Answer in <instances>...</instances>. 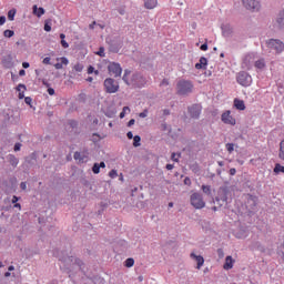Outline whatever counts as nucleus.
<instances>
[{
    "mask_svg": "<svg viewBox=\"0 0 284 284\" xmlns=\"http://www.w3.org/2000/svg\"><path fill=\"white\" fill-rule=\"evenodd\" d=\"M163 115L164 116H170V110L169 109H164L163 110Z\"/></svg>",
    "mask_w": 284,
    "mask_h": 284,
    "instance_id": "58",
    "label": "nucleus"
},
{
    "mask_svg": "<svg viewBox=\"0 0 284 284\" xmlns=\"http://www.w3.org/2000/svg\"><path fill=\"white\" fill-rule=\"evenodd\" d=\"M207 68V58L202 57L200 58V63L195 64L196 70H205Z\"/></svg>",
    "mask_w": 284,
    "mask_h": 284,
    "instance_id": "15",
    "label": "nucleus"
},
{
    "mask_svg": "<svg viewBox=\"0 0 284 284\" xmlns=\"http://www.w3.org/2000/svg\"><path fill=\"white\" fill-rule=\"evenodd\" d=\"M73 159L75 161H80V163H83V155H81V152L77 151L74 154H73Z\"/></svg>",
    "mask_w": 284,
    "mask_h": 284,
    "instance_id": "31",
    "label": "nucleus"
},
{
    "mask_svg": "<svg viewBox=\"0 0 284 284\" xmlns=\"http://www.w3.org/2000/svg\"><path fill=\"white\" fill-rule=\"evenodd\" d=\"M92 72H94V67L90 65L88 68V74H92Z\"/></svg>",
    "mask_w": 284,
    "mask_h": 284,
    "instance_id": "57",
    "label": "nucleus"
},
{
    "mask_svg": "<svg viewBox=\"0 0 284 284\" xmlns=\"http://www.w3.org/2000/svg\"><path fill=\"white\" fill-rule=\"evenodd\" d=\"M130 74H131L130 70H124L122 80L126 85H132L133 88H145L148 83V79L143 74L135 72L129 79L128 77H130Z\"/></svg>",
    "mask_w": 284,
    "mask_h": 284,
    "instance_id": "1",
    "label": "nucleus"
},
{
    "mask_svg": "<svg viewBox=\"0 0 284 284\" xmlns=\"http://www.w3.org/2000/svg\"><path fill=\"white\" fill-rule=\"evenodd\" d=\"M104 89L108 94H116L119 92V82L112 78L104 80Z\"/></svg>",
    "mask_w": 284,
    "mask_h": 284,
    "instance_id": "5",
    "label": "nucleus"
},
{
    "mask_svg": "<svg viewBox=\"0 0 284 284\" xmlns=\"http://www.w3.org/2000/svg\"><path fill=\"white\" fill-rule=\"evenodd\" d=\"M27 161L29 163H32V161H37V154L32 153L29 158H27Z\"/></svg>",
    "mask_w": 284,
    "mask_h": 284,
    "instance_id": "39",
    "label": "nucleus"
},
{
    "mask_svg": "<svg viewBox=\"0 0 284 284\" xmlns=\"http://www.w3.org/2000/svg\"><path fill=\"white\" fill-rule=\"evenodd\" d=\"M61 63H62V65H68V63H69L68 58L62 57L61 58Z\"/></svg>",
    "mask_w": 284,
    "mask_h": 284,
    "instance_id": "49",
    "label": "nucleus"
},
{
    "mask_svg": "<svg viewBox=\"0 0 284 284\" xmlns=\"http://www.w3.org/2000/svg\"><path fill=\"white\" fill-rule=\"evenodd\" d=\"M141 146V136L135 135L133 136V148H140Z\"/></svg>",
    "mask_w": 284,
    "mask_h": 284,
    "instance_id": "26",
    "label": "nucleus"
},
{
    "mask_svg": "<svg viewBox=\"0 0 284 284\" xmlns=\"http://www.w3.org/2000/svg\"><path fill=\"white\" fill-rule=\"evenodd\" d=\"M19 77H26V70L21 69V70L19 71Z\"/></svg>",
    "mask_w": 284,
    "mask_h": 284,
    "instance_id": "61",
    "label": "nucleus"
},
{
    "mask_svg": "<svg viewBox=\"0 0 284 284\" xmlns=\"http://www.w3.org/2000/svg\"><path fill=\"white\" fill-rule=\"evenodd\" d=\"M22 68H24V70H28V68H30V63L29 62H23Z\"/></svg>",
    "mask_w": 284,
    "mask_h": 284,
    "instance_id": "59",
    "label": "nucleus"
},
{
    "mask_svg": "<svg viewBox=\"0 0 284 284\" xmlns=\"http://www.w3.org/2000/svg\"><path fill=\"white\" fill-rule=\"evenodd\" d=\"M178 97H190L194 92V84L190 80H180L175 87Z\"/></svg>",
    "mask_w": 284,
    "mask_h": 284,
    "instance_id": "2",
    "label": "nucleus"
},
{
    "mask_svg": "<svg viewBox=\"0 0 284 284\" xmlns=\"http://www.w3.org/2000/svg\"><path fill=\"white\" fill-rule=\"evenodd\" d=\"M190 201L191 205L195 207V210H203V207H205V201H203V195L199 192L191 194Z\"/></svg>",
    "mask_w": 284,
    "mask_h": 284,
    "instance_id": "6",
    "label": "nucleus"
},
{
    "mask_svg": "<svg viewBox=\"0 0 284 284\" xmlns=\"http://www.w3.org/2000/svg\"><path fill=\"white\" fill-rule=\"evenodd\" d=\"M32 10H33V14L36 17H38L39 19H41V17H43V14H45V9H43L42 7H37V4H34L32 7Z\"/></svg>",
    "mask_w": 284,
    "mask_h": 284,
    "instance_id": "16",
    "label": "nucleus"
},
{
    "mask_svg": "<svg viewBox=\"0 0 284 284\" xmlns=\"http://www.w3.org/2000/svg\"><path fill=\"white\" fill-rule=\"evenodd\" d=\"M255 68H257L258 70H263V68H265V60H263V59L257 60L255 62Z\"/></svg>",
    "mask_w": 284,
    "mask_h": 284,
    "instance_id": "27",
    "label": "nucleus"
},
{
    "mask_svg": "<svg viewBox=\"0 0 284 284\" xmlns=\"http://www.w3.org/2000/svg\"><path fill=\"white\" fill-rule=\"evenodd\" d=\"M242 3L246 10L258 12L261 10V1L258 0H242Z\"/></svg>",
    "mask_w": 284,
    "mask_h": 284,
    "instance_id": "9",
    "label": "nucleus"
},
{
    "mask_svg": "<svg viewBox=\"0 0 284 284\" xmlns=\"http://www.w3.org/2000/svg\"><path fill=\"white\" fill-rule=\"evenodd\" d=\"M59 261L63 263L64 270H71L72 265H78L81 272H84L85 264L80 258L64 254L59 257Z\"/></svg>",
    "mask_w": 284,
    "mask_h": 284,
    "instance_id": "3",
    "label": "nucleus"
},
{
    "mask_svg": "<svg viewBox=\"0 0 284 284\" xmlns=\"http://www.w3.org/2000/svg\"><path fill=\"white\" fill-rule=\"evenodd\" d=\"M48 94H50V97H54V89L49 88L48 89Z\"/></svg>",
    "mask_w": 284,
    "mask_h": 284,
    "instance_id": "53",
    "label": "nucleus"
},
{
    "mask_svg": "<svg viewBox=\"0 0 284 284\" xmlns=\"http://www.w3.org/2000/svg\"><path fill=\"white\" fill-rule=\"evenodd\" d=\"M20 189L23 190V191L28 190V184L26 182H21L20 183Z\"/></svg>",
    "mask_w": 284,
    "mask_h": 284,
    "instance_id": "47",
    "label": "nucleus"
},
{
    "mask_svg": "<svg viewBox=\"0 0 284 284\" xmlns=\"http://www.w3.org/2000/svg\"><path fill=\"white\" fill-rule=\"evenodd\" d=\"M202 192L204 193V194H206L207 196H210L211 194H212V186H210V185H202Z\"/></svg>",
    "mask_w": 284,
    "mask_h": 284,
    "instance_id": "25",
    "label": "nucleus"
},
{
    "mask_svg": "<svg viewBox=\"0 0 284 284\" xmlns=\"http://www.w3.org/2000/svg\"><path fill=\"white\" fill-rule=\"evenodd\" d=\"M52 30V27L48 23V21L44 23V31L50 32Z\"/></svg>",
    "mask_w": 284,
    "mask_h": 284,
    "instance_id": "41",
    "label": "nucleus"
},
{
    "mask_svg": "<svg viewBox=\"0 0 284 284\" xmlns=\"http://www.w3.org/2000/svg\"><path fill=\"white\" fill-rule=\"evenodd\" d=\"M158 3V0H144V7L146 8V10H154Z\"/></svg>",
    "mask_w": 284,
    "mask_h": 284,
    "instance_id": "20",
    "label": "nucleus"
},
{
    "mask_svg": "<svg viewBox=\"0 0 284 284\" xmlns=\"http://www.w3.org/2000/svg\"><path fill=\"white\" fill-rule=\"evenodd\" d=\"M83 70V67H81V64H75L74 65V71L75 72H81Z\"/></svg>",
    "mask_w": 284,
    "mask_h": 284,
    "instance_id": "45",
    "label": "nucleus"
},
{
    "mask_svg": "<svg viewBox=\"0 0 284 284\" xmlns=\"http://www.w3.org/2000/svg\"><path fill=\"white\" fill-rule=\"evenodd\" d=\"M13 150L14 152H19L21 150V143H16Z\"/></svg>",
    "mask_w": 284,
    "mask_h": 284,
    "instance_id": "48",
    "label": "nucleus"
},
{
    "mask_svg": "<svg viewBox=\"0 0 284 284\" xmlns=\"http://www.w3.org/2000/svg\"><path fill=\"white\" fill-rule=\"evenodd\" d=\"M192 172H194L195 174H199V172H201V169L199 168V164H193L191 166Z\"/></svg>",
    "mask_w": 284,
    "mask_h": 284,
    "instance_id": "38",
    "label": "nucleus"
},
{
    "mask_svg": "<svg viewBox=\"0 0 284 284\" xmlns=\"http://www.w3.org/2000/svg\"><path fill=\"white\" fill-rule=\"evenodd\" d=\"M233 29H232V26L230 24H223L222 26V34L223 37H232V33H233Z\"/></svg>",
    "mask_w": 284,
    "mask_h": 284,
    "instance_id": "14",
    "label": "nucleus"
},
{
    "mask_svg": "<svg viewBox=\"0 0 284 284\" xmlns=\"http://www.w3.org/2000/svg\"><path fill=\"white\" fill-rule=\"evenodd\" d=\"M3 37H6L7 39H12V37H14V32L10 29H7L3 32Z\"/></svg>",
    "mask_w": 284,
    "mask_h": 284,
    "instance_id": "30",
    "label": "nucleus"
},
{
    "mask_svg": "<svg viewBox=\"0 0 284 284\" xmlns=\"http://www.w3.org/2000/svg\"><path fill=\"white\" fill-rule=\"evenodd\" d=\"M226 150L230 154L234 152V143H226Z\"/></svg>",
    "mask_w": 284,
    "mask_h": 284,
    "instance_id": "35",
    "label": "nucleus"
},
{
    "mask_svg": "<svg viewBox=\"0 0 284 284\" xmlns=\"http://www.w3.org/2000/svg\"><path fill=\"white\" fill-rule=\"evenodd\" d=\"M109 176L110 179H116V176H119V173H116V170L113 169L109 172Z\"/></svg>",
    "mask_w": 284,
    "mask_h": 284,
    "instance_id": "36",
    "label": "nucleus"
},
{
    "mask_svg": "<svg viewBox=\"0 0 284 284\" xmlns=\"http://www.w3.org/2000/svg\"><path fill=\"white\" fill-rule=\"evenodd\" d=\"M192 181L190 180V178L184 179V185H190Z\"/></svg>",
    "mask_w": 284,
    "mask_h": 284,
    "instance_id": "56",
    "label": "nucleus"
},
{
    "mask_svg": "<svg viewBox=\"0 0 284 284\" xmlns=\"http://www.w3.org/2000/svg\"><path fill=\"white\" fill-rule=\"evenodd\" d=\"M232 267H234V258H232V256L229 255L225 258V263L223 265V268L224 270H232Z\"/></svg>",
    "mask_w": 284,
    "mask_h": 284,
    "instance_id": "17",
    "label": "nucleus"
},
{
    "mask_svg": "<svg viewBox=\"0 0 284 284\" xmlns=\"http://www.w3.org/2000/svg\"><path fill=\"white\" fill-rule=\"evenodd\" d=\"M171 159L175 162L179 163V159H181V153H172Z\"/></svg>",
    "mask_w": 284,
    "mask_h": 284,
    "instance_id": "34",
    "label": "nucleus"
},
{
    "mask_svg": "<svg viewBox=\"0 0 284 284\" xmlns=\"http://www.w3.org/2000/svg\"><path fill=\"white\" fill-rule=\"evenodd\" d=\"M276 23L281 30H284V9L278 13Z\"/></svg>",
    "mask_w": 284,
    "mask_h": 284,
    "instance_id": "21",
    "label": "nucleus"
},
{
    "mask_svg": "<svg viewBox=\"0 0 284 284\" xmlns=\"http://www.w3.org/2000/svg\"><path fill=\"white\" fill-rule=\"evenodd\" d=\"M108 71L116 79L118 77H121V72H123V69L121 68V64L116 62H110L108 65Z\"/></svg>",
    "mask_w": 284,
    "mask_h": 284,
    "instance_id": "10",
    "label": "nucleus"
},
{
    "mask_svg": "<svg viewBox=\"0 0 284 284\" xmlns=\"http://www.w3.org/2000/svg\"><path fill=\"white\" fill-rule=\"evenodd\" d=\"M236 80L237 83H240V85H243L244 88H247V85L252 83V77L245 71L237 73Z\"/></svg>",
    "mask_w": 284,
    "mask_h": 284,
    "instance_id": "8",
    "label": "nucleus"
},
{
    "mask_svg": "<svg viewBox=\"0 0 284 284\" xmlns=\"http://www.w3.org/2000/svg\"><path fill=\"white\" fill-rule=\"evenodd\" d=\"M98 165H100V169L102 168V169H105V162H100V163H98Z\"/></svg>",
    "mask_w": 284,
    "mask_h": 284,
    "instance_id": "64",
    "label": "nucleus"
},
{
    "mask_svg": "<svg viewBox=\"0 0 284 284\" xmlns=\"http://www.w3.org/2000/svg\"><path fill=\"white\" fill-rule=\"evenodd\" d=\"M24 103H27V105H31L32 104V98L26 97L24 98Z\"/></svg>",
    "mask_w": 284,
    "mask_h": 284,
    "instance_id": "43",
    "label": "nucleus"
},
{
    "mask_svg": "<svg viewBox=\"0 0 284 284\" xmlns=\"http://www.w3.org/2000/svg\"><path fill=\"white\" fill-rule=\"evenodd\" d=\"M217 256H219V258H223L225 256L223 248H217Z\"/></svg>",
    "mask_w": 284,
    "mask_h": 284,
    "instance_id": "40",
    "label": "nucleus"
},
{
    "mask_svg": "<svg viewBox=\"0 0 284 284\" xmlns=\"http://www.w3.org/2000/svg\"><path fill=\"white\" fill-rule=\"evenodd\" d=\"M118 12H119V14L123 16V14H125V9H119Z\"/></svg>",
    "mask_w": 284,
    "mask_h": 284,
    "instance_id": "63",
    "label": "nucleus"
},
{
    "mask_svg": "<svg viewBox=\"0 0 284 284\" xmlns=\"http://www.w3.org/2000/svg\"><path fill=\"white\" fill-rule=\"evenodd\" d=\"M278 159H281V161H284V139L280 143Z\"/></svg>",
    "mask_w": 284,
    "mask_h": 284,
    "instance_id": "24",
    "label": "nucleus"
},
{
    "mask_svg": "<svg viewBox=\"0 0 284 284\" xmlns=\"http://www.w3.org/2000/svg\"><path fill=\"white\" fill-rule=\"evenodd\" d=\"M6 23V16L0 17V26H3Z\"/></svg>",
    "mask_w": 284,
    "mask_h": 284,
    "instance_id": "55",
    "label": "nucleus"
},
{
    "mask_svg": "<svg viewBox=\"0 0 284 284\" xmlns=\"http://www.w3.org/2000/svg\"><path fill=\"white\" fill-rule=\"evenodd\" d=\"M126 136H128V139H130V140L134 139V134L132 133V131H129V132L126 133Z\"/></svg>",
    "mask_w": 284,
    "mask_h": 284,
    "instance_id": "54",
    "label": "nucleus"
},
{
    "mask_svg": "<svg viewBox=\"0 0 284 284\" xmlns=\"http://www.w3.org/2000/svg\"><path fill=\"white\" fill-rule=\"evenodd\" d=\"M202 110H203V106H201V104H193L187 108V112L191 119H199L201 116Z\"/></svg>",
    "mask_w": 284,
    "mask_h": 284,
    "instance_id": "11",
    "label": "nucleus"
},
{
    "mask_svg": "<svg viewBox=\"0 0 284 284\" xmlns=\"http://www.w3.org/2000/svg\"><path fill=\"white\" fill-rule=\"evenodd\" d=\"M222 121L226 124V125H236V119H234L232 116V112L231 111H225L222 114Z\"/></svg>",
    "mask_w": 284,
    "mask_h": 284,
    "instance_id": "12",
    "label": "nucleus"
},
{
    "mask_svg": "<svg viewBox=\"0 0 284 284\" xmlns=\"http://www.w3.org/2000/svg\"><path fill=\"white\" fill-rule=\"evenodd\" d=\"M236 174V169H230V175L234 176Z\"/></svg>",
    "mask_w": 284,
    "mask_h": 284,
    "instance_id": "60",
    "label": "nucleus"
},
{
    "mask_svg": "<svg viewBox=\"0 0 284 284\" xmlns=\"http://www.w3.org/2000/svg\"><path fill=\"white\" fill-rule=\"evenodd\" d=\"M212 202L214 203V206L212 207L213 212H219L221 207L227 205V191L223 190L222 192H219V195Z\"/></svg>",
    "mask_w": 284,
    "mask_h": 284,
    "instance_id": "4",
    "label": "nucleus"
},
{
    "mask_svg": "<svg viewBox=\"0 0 284 284\" xmlns=\"http://www.w3.org/2000/svg\"><path fill=\"white\" fill-rule=\"evenodd\" d=\"M17 90H18V92H19L18 98H19V99H26V94L23 93V91L21 92V90H27L26 84H19V85L17 87Z\"/></svg>",
    "mask_w": 284,
    "mask_h": 284,
    "instance_id": "23",
    "label": "nucleus"
},
{
    "mask_svg": "<svg viewBox=\"0 0 284 284\" xmlns=\"http://www.w3.org/2000/svg\"><path fill=\"white\" fill-rule=\"evenodd\" d=\"M92 172L93 174H99L101 172V166L99 165V163L93 164Z\"/></svg>",
    "mask_w": 284,
    "mask_h": 284,
    "instance_id": "32",
    "label": "nucleus"
},
{
    "mask_svg": "<svg viewBox=\"0 0 284 284\" xmlns=\"http://www.w3.org/2000/svg\"><path fill=\"white\" fill-rule=\"evenodd\" d=\"M54 68H55V70H62L63 69V63L58 62V63L54 64Z\"/></svg>",
    "mask_w": 284,
    "mask_h": 284,
    "instance_id": "46",
    "label": "nucleus"
},
{
    "mask_svg": "<svg viewBox=\"0 0 284 284\" xmlns=\"http://www.w3.org/2000/svg\"><path fill=\"white\" fill-rule=\"evenodd\" d=\"M110 52H114L115 54L121 50V43L116 41H111L109 45Z\"/></svg>",
    "mask_w": 284,
    "mask_h": 284,
    "instance_id": "19",
    "label": "nucleus"
},
{
    "mask_svg": "<svg viewBox=\"0 0 284 284\" xmlns=\"http://www.w3.org/2000/svg\"><path fill=\"white\" fill-rule=\"evenodd\" d=\"M267 48H270V50H274L276 54H281L284 50V43L278 39H271L267 41Z\"/></svg>",
    "mask_w": 284,
    "mask_h": 284,
    "instance_id": "7",
    "label": "nucleus"
},
{
    "mask_svg": "<svg viewBox=\"0 0 284 284\" xmlns=\"http://www.w3.org/2000/svg\"><path fill=\"white\" fill-rule=\"evenodd\" d=\"M50 61H51L50 57H47V58L43 59L42 63L44 65H50Z\"/></svg>",
    "mask_w": 284,
    "mask_h": 284,
    "instance_id": "44",
    "label": "nucleus"
},
{
    "mask_svg": "<svg viewBox=\"0 0 284 284\" xmlns=\"http://www.w3.org/2000/svg\"><path fill=\"white\" fill-rule=\"evenodd\" d=\"M140 119H145L148 116V111H143L139 114Z\"/></svg>",
    "mask_w": 284,
    "mask_h": 284,
    "instance_id": "50",
    "label": "nucleus"
},
{
    "mask_svg": "<svg viewBox=\"0 0 284 284\" xmlns=\"http://www.w3.org/2000/svg\"><path fill=\"white\" fill-rule=\"evenodd\" d=\"M200 49H201L203 52L207 51V43L202 44V45L200 47Z\"/></svg>",
    "mask_w": 284,
    "mask_h": 284,
    "instance_id": "52",
    "label": "nucleus"
},
{
    "mask_svg": "<svg viewBox=\"0 0 284 284\" xmlns=\"http://www.w3.org/2000/svg\"><path fill=\"white\" fill-rule=\"evenodd\" d=\"M60 43H61L62 48H64V49L70 48V44L65 40H61Z\"/></svg>",
    "mask_w": 284,
    "mask_h": 284,
    "instance_id": "42",
    "label": "nucleus"
},
{
    "mask_svg": "<svg viewBox=\"0 0 284 284\" xmlns=\"http://www.w3.org/2000/svg\"><path fill=\"white\" fill-rule=\"evenodd\" d=\"M234 106L236 108V110H245V102L243 100L235 99Z\"/></svg>",
    "mask_w": 284,
    "mask_h": 284,
    "instance_id": "22",
    "label": "nucleus"
},
{
    "mask_svg": "<svg viewBox=\"0 0 284 284\" xmlns=\"http://www.w3.org/2000/svg\"><path fill=\"white\" fill-rule=\"evenodd\" d=\"M7 161L13 168H17V165H19V158H16L14 154L7 155Z\"/></svg>",
    "mask_w": 284,
    "mask_h": 284,
    "instance_id": "18",
    "label": "nucleus"
},
{
    "mask_svg": "<svg viewBox=\"0 0 284 284\" xmlns=\"http://www.w3.org/2000/svg\"><path fill=\"white\" fill-rule=\"evenodd\" d=\"M166 170H174V164H166Z\"/></svg>",
    "mask_w": 284,
    "mask_h": 284,
    "instance_id": "62",
    "label": "nucleus"
},
{
    "mask_svg": "<svg viewBox=\"0 0 284 284\" xmlns=\"http://www.w3.org/2000/svg\"><path fill=\"white\" fill-rule=\"evenodd\" d=\"M191 258H193V261H196L197 270H201V267H203V263H205V260L203 258V256L191 253Z\"/></svg>",
    "mask_w": 284,
    "mask_h": 284,
    "instance_id": "13",
    "label": "nucleus"
},
{
    "mask_svg": "<svg viewBox=\"0 0 284 284\" xmlns=\"http://www.w3.org/2000/svg\"><path fill=\"white\" fill-rule=\"evenodd\" d=\"M17 14V9H11L8 11L9 21H14V16Z\"/></svg>",
    "mask_w": 284,
    "mask_h": 284,
    "instance_id": "28",
    "label": "nucleus"
},
{
    "mask_svg": "<svg viewBox=\"0 0 284 284\" xmlns=\"http://www.w3.org/2000/svg\"><path fill=\"white\" fill-rule=\"evenodd\" d=\"M98 57H105V48L100 47L99 51L97 52Z\"/></svg>",
    "mask_w": 284,
    "mask_h": 284,
    "instance_id": "37",
    "label": "nucleus"
},
{
    "mask_svg": "<svg viewBox=\"0 0 284 284\" xmlns=\"http://www.w3.org/2000/svg\"><path fill=\"white\" fill-rule=\"evenodd\" d=\"M134 123H136V121L134 119H131L129 122H128V128H132V125H134Z\"/></svg>",
    "mask_w": 284,
    "mask_h": 284,
    "instance_id": "51",
    "label": "nucleus"
},
{
    "mask_svg": "<svg viewBox=\"0 0 284 284\" xmlns=\"http://www.w3.org/2000/svg\"><path fill=\"white\" fill-rule=\"evenodd\" d=\"M274 172L275 174H281V172L284 174V166L281 164H275Z\"/></svg>",
    "mask_w": 284,
    "mask_h": 284,
    "instance_id": "29",
    "label": "nucleus"
},
{
    "mask_svg": "<svg viewBox=\"0 0 284 284\" xmlns=\"http://www.w3.org/2000/svg\"><path fill=\"white\" fill-rule=\"evenodd\" d=\"M134 266V258L129 257L125 261V267H133Z\"/></svg>",
    "mask_w": 284,
    "mask_h": 284,
    "instance_id": "33",
    "label": "nucleus"
}]
</instances>
